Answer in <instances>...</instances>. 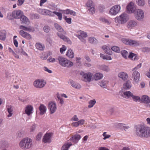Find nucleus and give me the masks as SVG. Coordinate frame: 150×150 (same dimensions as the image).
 Returning a JSON list of instances; mask_svg holds the SVG:
<instances>
[{
	"label": "nucleus",
	"instance_id": "obj_1",
	"mask_svg": "<svg viewBox=\"0 0 150 150\" xmlns=\"http://www.w3.org/2000/svg\"><path fill=\"white\" fill-rule=\"evenodd\" d=\"M136 134L141 138H147L150 137V127L139 125L135 127Z\"/></svg>",
	"mask_w": 150,
	"mask_h": 150
},
{
	"label": "nucleus",
	"instance_id": "obj_2",
	"mask_svg": "<svg viewBox=\"0 0 150 150\" xmlns=\"http://www.w3.org/2000/svg\"><path fill=\"white\" fill-rule=\"evenodd\" d=\"M32 144V140L29 138L26 137L20 141L19 145L21 149H27L30 148Z\"/></svg>",
	"mask_w": 150,
	"mask_h": 150
},
{
	"label": "nucleus",
	"instance_id": "obj_3",
	"mask_svg": "<svg viewBox=\"0 0 150 150\" xmlns=\"http://www.w3.org/2000/svg\"><path fill=\"white\" fill-rule=\"evenodd\" d=\"M58 60L59 64L63 67L69 68L73 65V63L72 62L62 57H59Z\"/></svg>",
	"mask_w": 150,
	"mask_h": 150
},
{
	"label": "nucleus",
	"instance_id": "obj_4",
	"mask_svg": "<svg viewBox=\"0 0 150 150\" xmlns=\"http://www.w3.org/2000/svg\"><path fill=\"white\" fill-rule=\"evenodd\" d=\"M128 15L126 14H122L118 17L115 18V22L119 23L124 24L128 20Z\"/></svg>",
	"mask_w": 150,
	"mask_h": 150
},
{
	"label": "nucleus",
	"instance_id": "obj_5",
	"mask_svg": "<svg viewBox=\"0 0 150 150\" xmlns=\"http://www.w3.org/2000/svg\"><path fill=\"white\" fill-rule=\"evenodd\" d=\"M135 18L139 21H142L144 18L143 11L140 9H136L134 12Z\"/></svg>",
	"mask_w": 150,
	"mask_h": 150
},
{
	"label": "nucleus",
	"instance_id": "obj_6",
	"mask_svg": "<svg viewBox=\"0 0 150 150\" xmlns=\"http://www.w3.org/2000/svg\"><path fill=\"white\" fill-rule=\"evenodd\" d=\"M122 41L125 44L132 46H137L139 45L137 41L129 39H123Z\"/></svg>",
	"mask_w": 150,
	"mask_h": 150
},
{
	"label": "nucleus",
	"instance_id": "obj_7",
	"mask_svg": "<svg viewBox=\"0 0 150 150\" xmlns=\"http://www.w3.org/2000/svg\"><path fill=\"white\" fill-rule=\"evenodd\" d=\"M46 83L45 80L42 79H38L34 82L33 85L36 88H41L45 86Z\"/></svg>",
	"mask_w": 150,
	"mask_h": 150
},
{
	"label": "nucleus",
	"instance_id": "obj_8",
	"mask_svg": "<svg viewBox=\"0 0 150 150\" xmlns=\"http://www.w3.org/2000/svg\"><path fill=\"white\" fill-rule=\"evenodd\" d=\"M81 75L82 76V80L83 81L86 82H89L91 81L92 77V74L91 73H82Z\"/></svg>",
	"mask_w": 150,
	"mask_h": 150
},
{
	"label": "nucleus",
	"instance_id": "obj_9",
	"mask_svg": "<svg viewBox=\"0 0 150 150\" xmlns=\"http://www.w3.org/2000/svg\"><path fill=\"white\" fill-rule=\"evenodd\" d=\"M48 109L50 113L52 114L56 110L57 107L56 103L54 101L50 102L48 104Z\"/></svg>",
	"mask_w": 150,
	"mask_h": 150
},
{
	"label": "nucleus",
	"instance_id": "obj_10",
	"mask_svg": "<svg viewBox=\"0 0 150 150\" xmlns=\"http://www.w3.org/2000/svg\"><path fill=\"white\" fill-rule=\"evenodd\" d=\"M136 6L133 2H130L126 7L127 12L129 13H134L136 10Z\"/></svg>",
	"mask_w": 150,
	"mask_h": 150
},
{
	"label": "nucleus",
	"instance_id": "obj_11",
	"mask_svg": "<svg viewBox=\"0 0 150 150\" xmlns=\"http://www.w3.org/2000/svg\"><path fill=\"white\" fill-rule=\"evenodd\" d=\"M120 10V6L119 5H116L110 9L109 13L111 15H115L119 12Z\"/></svg>",
	"mask_w": 150,
	"mask_h": 150
},
{
	"label": "nucleus",
	"instance_id": "obj_12",
	"mask_svg": "<svg viewBox=\"0 0 150 150\" xmlns=\"http://www.w3.org/2000/svg\"><path fill=\"white\" fill-rule=\"evenodd\" d=\"M79 35H77L76 36L81 41L83 42H86L84 38H86L87 37V35L86 33L83 31L80 30L79 32Z\"/></svg>",
	"mask_w": 150,
	"mask_h": 150
},
{
	"label": "nucleus",
	"instance_id": "obj_13",
	"mask_svg": "<svg viewBox=\"0 0 150 150\" xmlns=\"http://www.w3.org/2000/svg\"><path fill=\"white\" fill-rule=\"evenodd\" d=\"M52 133H46L43 137L42 141L45 143H50L51 141Z\"/></svg>",
	"mask_w": 150,
	"mask_h": 150
},
{
	"label": "nucleus",
	"instance_id": "obj_14",
	"mask_svg": "<svg viewBox=\"0 0 150 150\" xmlns=\"http://www.w3.org/2000/svg\"><path fill=\"white\" fill-rule=\"evenodd\" d=\"M23 15V12L20 10L15 11L12 12L11 16L15 18H19Z\"/></svg>",
	"mask_w": 150,
	"mask_h": 150
},
{
	"label": "nucleus",
	"instance_id": "obj_15",
	"mask_svg": "<svg viewBox=\"0 0 150 150\" xmlns=\"http://www.w3.org/2000/svg\"><path fill=\"white\" fill-rule=\"evenodd\" d=\"M68 83L73 87L75 89H79L81 87V85L79 83L76 82L71 80H70Z\"/></svg>",
	"mask_w": 150,
	"mask_h": 150
},
{
	"label": "nucleus",
	"instance_id": "obj_16",
	"mask_svg": "<svg viewBox=\"0 0 150 150\" xmlns=\"http://www.w3.org/2000/svg\"><path fill=\"white\" fill-rule=\"evenodd\" d=\"M133 71L132 73V77L134 79L136 83H138L140 81V74L136 70H134Z\"/></svg>",
	"mask_w": 150,
	"mask_h": 150
},
{
	"label": "nucleus",
	"instance_id": "obj_17",
	"mask_svg": "<svg viewBox=\"0 0 150 150\" xmlns=\"http://www.w3.org/2000/svg\"><path fill=\"white\" fill-rule=\"evenodd\" d=\"M57 35L59 37L62 39L64 41L67 42L69 44H71L72 42L71 41L69 38L59 33H57Z\"/></svg>",
	"mask_w": 150,
	"mask_h": 150
},
{
	"label": "nucleus",
	"instance_id": "obj_18",
	"mask_svg": "<svg viewBox=\"0 0 150 150\" xmlns=\"http://www.w3.org/2000/svg\"><path fill=\"white\" fill-rule=\"evenodd\" d=\"M115 127L122 129H124L126 131V129H128L129 127L128 126H126V125L125 124L122 123H117L115 124Z\"/></svg>",
	"mask_w": 150,
	"mask_h": 150
},
{
	"label": "nucleus",
	"instance_id": "obj_19",
	"mask_svg": "<svg viewBox=\"0 0 150 150\" xmlns=\"http://www.w3.org/2000/svg\"><path fill=\"white\" fill-rule=\"evenodd\" d=\"M58 11L61 12L62 13L68 15L70 14L72 15L75 16L76 14V12L69 9L66 10H59Z\"/></svg>",
	"mask_w": 150,
	"mask_h": 150
},
{
	"label": "nucleus",
	"instance_id": "obj_20",
	"mask_svg": "<svg viewBox=\"0 0 150 150\" xmlns=\"http://www.w3.org/2000/svg\"><path fill=\"white\" fill-rule=\"evenodd\" d=\"M20 29L26 31L33 32L35 31V28L33 27L29 26L28 27L21 25L20 26Z\"/></svg>",
	"mask_w": 150,
	"mask_h": 150
},
{
	"label": "nucleus",
	"instance_id": "obj_21",
	"mask_svg": "<svg viewBox=\"0 0 150 150\" xmlns=\"http://www.w3.org/2000/svg\"><path fill=\"white\" fill-rule=\"evenodd\" d=\"M20 34L23 37L27 39L30 40L31 39V35L26 32L23 30H21L19 32Z\"/></svg>",
	"mask_w": 150,
	"mask_h": 150
},
{
	"label": "nucleus",
	"instance_id": "obj_22",
	"mask_svg": "<svg viewBox=\"0 0 150 150\" xmlns=\"http://www.w3.org/2000/svg\"><path fill=\"white\" fill-rule=\"evenodd\" d=\"M141 102L144 103H150V98L147 95H143L141 99Z\"/></svg>",
	"mask_w": 150,
	"mask_h": 150
},
{
	"label": "nucleus",
	"instance_id": "obj_23",
	"mask_svg": "<svg viewBox=\"0 0 150 150\" xmlns=\"http://www.w3.org/2000/svg\"><path fill=\"white\" fill-rule=\"evenodd\" d=\"M33 107L30 105H28L25 108V112L29 116L33 113Z\"/></svg>",
	"mask_w": 150,
	"mask_h": 150
},
{
	"label": "nucleus",
	"instance_id": "obj_24",
	"mask_svg": "<svg viewBox=\"0 0 150 150\" xmlns=\"http://www.w3.org/2000/svg\"><path fill=\"white\" fill-rule=\"evenodd\" d=\"M85 120L83 119H81L77 121L76 122H73L71 124L72 126L77 127L79 126L83 125L85 123Z\"/></svg>",
	"mask_w": 150,
	"mask_h": 150
},
{
	"label": "nucleus",
	"instance_id": "obj_25",
	"mask_svg": "<svg viewBox=\"0 0 150 150\" xmlns=\"http://www.w3.org/2000/svg\"><path fill=\"white\" fill-rule=\"evenodd\" d=\"M81 138V137L80 135L76 134L72 136L70 139L74 143L76 144L78 142Z\"/></svg>",
	"mask_w": 150,
	"mask_h": 150
},
{
	"label": "nucleus",
	"instance_id": "obj_26",
	"mask_svg": "<svg viewBox=\"0 0 150 150\" xmlns=\"http://www.w3.org/2000/svg\"><path fill=\"white\" fill-rule=\"evenodd\" d=\"M137 21L134 20H130L128 23L127 27L129 28H132L137 26Z\"/></svg>",
	"mask_w": 150,
	"mask_h": 150
},
{
	"label": "nucleus",
	"instance_id": "obj_27",
	"mask_svg": "<svg viewBox=\"0 0 150 150\" xmlns=\"http://www.w3.org/2000/svg\"><path fill=\"white\" fill-rule=\"evenodd\" d=\"M133 95V93L129 91L124 92L123 94H121V96L125 98H129L130 97H132Z\"/></svg>",
	"mask_w": 150,
	"mask_h": 150
},
{
	"label": "nucleus",
	"instance_id": "obj_28",
	"mask_svg": "<svg viewBox=\"0 0 150 150\" xmlns=\"http://www.w3.org/2000/svg\"><path fill=\"white\" fill-rule=\"evenodd\" d=\"M118 76L119 77L121 78L124 81L127 80V79L128 78L127 74L123 72L119 73Z\"/></svg>",
	"mask_w": 150,
	"mask_h": 150
},
{
	"label": "nucleus",
	"instance_id": "obj_29",
	"mask_svg": "<svg viewBox=\"0 0 150 150\" xmlns=\"http://www.w3.org/2000/svg\"><path fill=\"white\" fill-rule=\"evenodd\" d=\"M21 21L22 23H24L27 25H28L30 21L28 18L23 15L21 17Z\"/></svg>",
	"mask_w": 150,
	"mask_h": 150
},
{
	"label": "nucleus",
	"instance_id": "obj_30",
	"mask_svg": "<svg viewBox=\"0 0 150 150\" xmlns=\"http://www.w3.org/2000/svg\"><path fill=\"white\" fill-rule=\"evenodd\" d=\"M132 86V84L131 81L128 80L127 81L123 86V88L124 89L127 90L129 89Z\"/></svg>",
	"mask_w": 150,
	"mask_h": 150
},
{
	"label": "nucleus",
	"instance_id": "obj_31",
	"mask_svg": "<svg viewBox=\"0 0 150 150\" xmlns=\"http://www.w3.org/2000/svg\"><path fill=\"white\" fill-rule=\"evenodd\" d=\"M6 33L5 30H1L0 31V40L4 41L6 38Z\"/></svg>",
	"mask_w": 150,
	"mask_h": 150
},
{
	"label": "nucleus",
	"instance_id": "obj_32",
	"mask_svg": "<svg viewBox=\"0 0 150 150\" xmlns=\"http://www.w3.org/2000/svg\"><path fill=\"white\" fill-rule=\"evenodd\" d=\"M39 109L40 111V114L41 115H43L46 112L47 108L45 106L42 104L39 107Z\"/></svg>",
	"mask_w": 150,
	"mask_h": 150
},
{
	"label": "nucleus",
	"instance_id": "obj_33",
	"mask_svg": "<svg viewBox=\"0 0 150 150\" xmlns=\"http://www.w3.org/2000/svg\"><path fill=\"white\" fill-rule=\"evenodd\" d=\"M72 145V144L71 143L66 142L62 146L61 150H68Z\"/></svg>",
	"mask_w": 150,
	"mask_h": 150
},
{
	"label": "nucleus",
	"instance_id": "obj_34",
	"mask_svg": "<svg viewBox=\"0 0 150 150\" xmlns=\"http://www.w3.org/2000/svg\"><path fill=\"white\" fill-rule=\"evenodd\" d=\"M7 111L9 114L7 115L8 117H11L13 114V107L11 105H9L7 106Z\"/></svg>",
	"mask_w": 150,
	"mask_h": 150
},
{
	"label": "nucleus",
	"instance_id": "obj_35",
	"mask_svg": "<svg viewBox=\"0 0 150 150\" xmlns=\"http://www.w3.org/2000/svg\"><path fill=\"white\" fill-rule=\"evenodd\" d=\"M42 14L43 15L53 16L54 14L53 12L49 10L43 9L42 10Z\"/></svg>",
	"mask_w": 150,
	"mask_h": 150
},
{
	"label": "nucleus",
	"instance_id": "obj_36",
	"mask_svg": "<svg viewBox=\"0 0 150 150\" xmlns=\"http://www.w3.org/2000/svg\"><path fill=\"white\" fill-rule=\"evenodd\" d=\"M104 51L107 54L109 55H111L112 54V52L110 48L108 47H107L106 45H104Z\"/></svg>",
	"mask_w": 150,
	"mask_h": 150
},
{
	"label": "nucleus",
	"instance_id": "obj_37",
	"mask_svg": "<svg viewBox=\"0 0 150 150\" xmlns=\"http://www.w3.org/2000/svg\"><path fill=\"white\" fill-rule=\"evenodd\" d=\"M66 55L70 58H73L74 56V52L71 49H69L67 51Z\"/></svg>",
	"mask_w": 150,
	"mask_h": 150
},
{
	"label": "nucleus",
	"instance_id": "obj_38",
	"mask_svg": "<svg viewBox=\"0 0 150 150\" xmlns=\"http://www.w3.org/2000/svg\"><path fill=\"white\" fill-rule=\"evenodd\" d=\"M129 58L132 59L133 60H137L138 59L137 55L132 53H130L128 56Z\"/></svg>",
	"mask_w": 150,
	"mask_h": 150
},
{
	"label": "nucleus",
	"instance_id": "obj_39",
	"mask_svg": "<svg viewBox=\"0 0 150 150\" xmlns=\"http://www.w3.org/2000/svg\"><path fill=\"white\" fill-rule=\"evenodd\" d=\"M35 46L38 49L40 50H43L44 49L45 47L44 45L39 43H37L35 44Z\"/></svg>",
	"mask_w": 150,
	"mask_h": 150
},
{
	"label": "nucleus",
	"instance_id": "obj_40",
	"mask_svg": "<svg viewBox=\"0 0 150 150\" xmlns=\"http://www.w3.org/2000/svg\"><path fill=\"white\" fill-rule=\"evenodd\" d=\"M89 42L91 43L96 44L97 43V39L93 37H90L88 38Z\"/></svg>",
	"mask_w": 150,
	"mask_h": 150
},
{
	"label": "nucleus",
	"instance_id": "obj_41",
	"mask_svg": "<svg viewBox=\"0 0 150 150\" xmlns=\"http://www.w3.org/2000/svg\"><path fill=\"white\" fill-rule=\"evenodd\" d=\"M102 74L100 73H96L94 76V79L96 80H97L101 79L103 77Z\"/></svg>",
	"mask_w": 150,
	"mask_h": 150
},
{
	"label": "nucleus",
	"instance_id": "obj_42",
	"mask_svg": "<svg viewBox=\"0 0 150 150\" xmlns=\"http://www.w3.org/2000/svg\"><path fill=\"white\" fill-rule=\"evenodd\" d=\"M24 134V132L23 130H20L18 131L16 134L17 137L18 138L22 137Z\"/></svg>",
	"mask_w": 150,
	"mask_h": 150
},
{
	"label": "nucleus",
	"instance_id": "obj_43",
	"mask_svg": "<svg viewBox=\"0 0 150 150\" xmlns=\"http://www.w3.org/2000/svg\"><path fill=\"white\" fill-rule=\"evenodd\" d=\"M136 2L137 4L140 6H143L145 4L144 0H137Z\"/></svg>",
	"mask_w": 150,
	"mask_h": 150
},
{
	"label": "nucleus",
	"instance_id": "obj_44",
	"mask_svg": "<svg viewBox=\"0 0 150 150\" xmlns=\"http://www.w3.org/2000/svg\"><path fill=\"white\" fill-rule=\"evenodd\" d=\"M54 13L58 17V19L61 21L62 20V13L59 12L55 11H53Z\"/></svg>",
	"mask_w": 150,
	"mask_h": 150
},
{
	"label": "nucleus",
	"instance_id": "obj_45",
	"mask_svg": "<svg viewBox=\"0 0 150 150\" xmlns=\"http://www.w3.org/2000/svg\"><path fill=\"white\" fill-rule=\"evenodd\" d=\"M86 5L87 8L91 7L92 6H94V3L93 2V1L91 0H89L88 1L87 3H86Z\"/></svg>",
	"mask_w": 150,
	"mask_h": 150
},
{
	"label": "nucleus",
	"instance_id": "obj_46",
	"mask_svg": "<svg viewBox=\"0 0 150 150\" xmlns=\"http://www.w3.org/2000/svg\"><path fill=\"white\" fill-rule=\"evenodd\" d=\"M54 26L55 28L59 32H62L63 30L62 27L58 24L57 23H55L54 24Z\"/></svg>",
	"mask_w": 150,
	"mask_h": 150
},
{
	"label": "nucleus",
	"instance_id": "obj_47",
	"mask_svg": "<svg viewBox=\"0 0 150 150\" xmlns=\"http://www.w3.org/2000/svg\"><path fill=\"white\" fill-rule=\"evenodd\" d=\"M96 103L95 100H91L89 102L88 107L90 108L92 107Z\"/></svg>",
	"mask_w": 150,
	"mask_h": 150
},
{
	"label": "nucleus",
	"instance_id": "obj_48",
	"mask_svg": "<svg viewBox=\"0 0 150 150\" xmlns=\"http://www.w3.org/2000/svg\"><path fill=\"white\" fill-rule=\"evenodd\" d=\"M112 50L115 52L119 53L120 52L119 48L116 46H114L111 48Z\"/></svg>",
	"mask_w": 150,
	"mask_h": 150
},
{
	"label": "nucleus",
	"instance_id": "obj_49",
	"mask_svg": "<svg viewBox=\"0 0 150 150\" xmlns=\"http://www.w3.org/2000/svg\"><path fill=\"white\" fill-rule=\"evenodd\" d=\"M121 53L122 56L125 58H127L128 52L125 50H123L121 51Z\"/></svg>",
	"mask_w": 150,
	"mask_h": 150
},
{
	"label": "nucleus",
	"instance_id": "obj_50",
	"mask_svg": "<svg viewBox=\"0 0 150 150\" xmlns=\"http://www.w3.org/2000/svg\"><path fill=\"white\" fill-rule=\"evenodd\" d=\"M88 11L92 14L94 13L95 11V9L94 6H91V7L87 8Z\"/></svg>",
	"mask_w": 150,
	"mask_h": 150
},
{
	"label": "nucleus",
	"instance_id": "obj_51",
	"mask_svg": "<svg viewBox=\"0 0 150 150\" xmlns=\"http://www.w3.org/2000/svg\"><path fill=\"white\" fill-rule=\"evenodd\" d=\"M132 97L134 100L135 101L137 102L138 101L139 102L141 101V98L140 97L138 96H134L133 95V96Z\"/></svg>",
	"mask_w": 150,
	"mask_h": 150
},
{
	"label": "nucleus",
	"instance_id": "obj_52",
	"mask_svg": "<svg viewBox=\"0 0 150 150\" xmlns=\"http://www.w3.org/2000/svg\"><path fill=\"white\" fill-rule=\"evenodd\" d=\"M64 20L66 22L69 24H70L71 23V19L70 18H67V16H64Z\"/></svg>",
	"mask_w": 150,
	"mask_h": 150
},
{
	"label": "nucleus",
	"instance_id": "obj_53",
	"mask_svg": "<svg viewBox=\"0 0 150 150\" xmlns=\"http://www.w3.org/2000/svg\"><path fill=\"white\" fill-rule=\"evenodd\" d=\"M142 50L144 52H148L150 51V48L147 47H143L142 49Z\"/></svg>",
	"mask_w": 150,
	"mask_h": 150
},
{
	"label": "nucleus",
	"instance_id": "obj_54",
	"mask_svg": "<svg viewBox=\"0 0 150 150\" xmlns=\"http://www.w3.org/2000/svg\"><path fill=\"white\" fill-rule=\"evenodd\" d=\"M44 31L46 33H48L50 31V28L47 25L45 26L43 28Z\"/></svg>",
	"mask_w": 150,
	"mask_h": 150
},
{
	"label": "nucleus",
	"instance_id": "obj_55",
	"mask_svg": "<svg viewBox=\"0 0 150 150\" xmlns=\"http://www.w3.org/2000/svg\"><path fill=\"white\" fill-rule=\"evenodd\" d=\"M114 110L113 108L112 107H109L108 110V112L110 114L112 115L114 112Z\"/></svg>",
	"mask_w": 150,
	"mask_h": 150
},
{
	"label": "nucleus",
	"instance_id": "obj_56",
	"mask_svg": "<svg viewBox=\"0 0 150 150\" xmlns=\"http://www.w3.org/2000/svg\"><path fill=\"white\" fill-rule=\"evenodd\" d=\"M42 135V134L41 132L39 133L36 137V139L38 141L40 140L41 139Z\"/></svg>",
	"mask_w": 150,
	"mask_h": 150
},
{
	"label": "nucleus",
	"instance_id": "obj_57",
	"mask_svg": "<svg viewBox=\"0 0 150 150\" xmlns=\"http://www.w3.org/2000/svg\"><path fill=\"white\" fill-rule=\"evenodd\" d=\"M66 47L64 45L62 46L61 48L60 49V51L61 54L63 53V52L65 51L66 49Z\"/></svg>",
	"mask_w": 150,
	"mask_h": 150
},
{
	"label": "nucleus",
	"instance_id": "obj_58",
	"mask_svg": "<svg viewBox=\"0 0 150 150\" xmlns=\"http://www.w3.org/2000/svg\"><path fill=\"white\" fill-rule=\"evenodd\" d=\"M47 61L49 62L54 63L55 62V59L52 57H50L47 59Z\"/></svg>",
	"mask_w": 150,
	"mask_h": 150
},
{
	"label": "nucleus",
	"instance_id": "obj_59",
	"mask_svg": "<svg viewBox=\"0 0 150 150\" xmlns=\"http://www.w3.org/2000/svg\"><path fill=\"white\" fill-rule=\"evenodd\" d=\"M110 137V135L107 134L106 132H104V140Z\"/></svg>",
	"mask_w": 150,
	"mask_h": 150
},
{
	"label": "nucleus",
	"instance_id": "obj_60",
	"mask_svg": "<svg viewBox=\"0 0 150 150\" xmlns=\"http://www.w3.org/2000/svg\"><path fill=\"white\" fill-rule=\"evenodd\" d=\"M71 120L77 121L79 120V118L77 117L76 115H74L71 118Z\"/></svg>",
	"mask_w": 150,
	"mask_h": 150
},
{
	"label": "nucleus",
	"instance_id": "obj_61",
	"mask_svg": "<svg viewBox=\"0 0 150 150\" xmlns=\"http://www.w3.org/2000/svg\"><path fill=\"white\" fill-rule=\"evenodd\" d=\"M98 10L99 12L102 13L103 12V7L102 5H100L98 6Z\"/></svg>",
	"mask_w": 150,
	"mask_h": 150
},
{
	"label": "nucleus",
	"instance_id": "obj_62",
	"mask_svg": "<svg viewBox=\"0 0 150 150\" xmlns=\"http://www.w3.org/2000/svg\"><path fill=\"white\" fill-rule=\"evenodd\" d=\"M25 0H18L17 5L18 6H21L24 2Z\"/></svg>",
	"mask_w": 150,
	"mask_h": 150
},
{
	"label": "nucleus",
	"instance_id": "obj_63",
	"mask_svg": "<svg viewBox=\"0 0 150 150\" xmlns=\"http://www.w3.org/2000/svg\"><path fill=\"white\" fill-rule=\"evenodd\" d=\"M43 70L46 71L49 73H52V71L49 69L47 67H44L43 68Z\"/></svg>",
	"mask_w": 150,
	"mask_h": 150
},
{
	"label": "nucleus",
	"instance_id": "obj_64",
	"mask_svg": "<svg viewBox=\"0 0 150 150\" xmlns=\"http://www.w3.org/2000/svg\"><path fill=\"white\" fill-rule=\"evenodd\" d=\"M57 98H58V101H59L60 103L62 105L64 103V101L63 98L60 97L58 96Z\"/></svg>",
	"mask_w": 150,
	"mask_h": 150
}]
</instances>
